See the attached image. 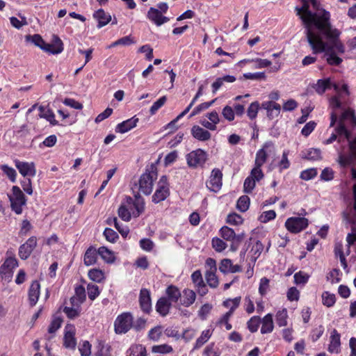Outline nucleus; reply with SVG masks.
Here are the masks:
<instances>
[{"mask_svg": "<svg viewBox=\"0 0 356 356\" xmlns=\"http://www.w3.org/2000/svg\"><path fill=\"white\" fill-rule=\"evenodd\" d=\"M340 34L338 29L331 26L313 36L310 35L307 41L314 54L324 52L327 63L338 66L343 60L337 54L345 53V46L339 40Z\"/></svg>", "mask_w": 356, "mask_h": 356, "instance_id": "nucleus-1", "label": "nucleus"}, {"mask_svg": "<svg viewBox=\"0 0 356 356\" xmlns=\"http://www.w3.org/2000/svg\"><path fill=\"white\" fill-rule=\"evenodd\" d=\"M302 6H296V15L300 17L305 27L307 39L331 26L330 14L321 9L317 0H301Z\"/></svg>", "mask_w": 356, "mask_h": 356, "instance_id": "nucleus-2", "label": "nucleus"}, {"mask_svg": "<svg viewBox=\"0 0 356 356\" xmlns=\"http://www.w3.org/2000/svg\"><path fill=\"white\" fill-rule=\"evenodd\" d=\"M157 179L156 168L151 165L141 175L139 181V191L145 195H149L152 192L154 181Z\"/></svg>", "mask_w": 356, "mask_h": 356, "instance_id": "nucleus-3", "label": "nucleus"}, {"mask_svg": "<svg viewBox=\"0 0 356 356\" xmlns=\"http://www.w3.org/2000/svg\"><path fill=\"white\" fill-rule=\"evenodd\" d=\"M350 120L353 124L356 120V116L355 115L354 111L351 108L345 109L337 121L338 125L335 127L334 131L339 134V136H344L345 138L350 141V134L346 127V121Z\"/></svg>", "mask_w": 356, "mask_h": 356, "instance_id": "nucleus-4", "label": "nucleus"}, {"mask_svg": "<svg viewBox=\"0 0 356 356\" xmlns=\"http://www.w3.org/2000/svg\"><path fill=\"white\" fill-rule=\"evenodd\" d=\"M124 203L129 208L134 218H138L145 211V200L138 193L134 195V198L127 196Z\"/></svg>", "mask_w": 356, "mask_h": 356, "instance_id": "nucleus-5", "label": "nucleus"}, {"mask_svg": "<svg viewBox=\"0 0 356 356\" xmlns=\"http://www.w3.org/2000/svg\"><path fill=\"white\" fill-rule=\"evenodd\" d=\"M8 198L12 210L16 214H21L22 213V207L26 204V199L19 187L13 186L12 194L8 195Z\"/></svg>", "mask_w": 356, "mask_h": 356, "instance_id": "nucleus-6", "label": "nucleus"}, {"mask_svg": "<svg viewBox=\"0 0 356 356\" xmlns=\"http://www.w3.org/2000/svg\"><path fill=\"white\" fill-rule=\"evenodd\" d=\"M170 194V184L165 175L161 177L154 193L152 195V202L158 204L166 200Z\"/></svg>", "mask_w": 356, "mask_h": 356, "instance_id": "nucleus-7", "label": "nucleus"}, {"mask_svg": "<svg viewBox=\"0 0 356 356\" xmlns=\"http://www.w3.org/2000/svg\"><path fill=\"white\" fill-rule=\"evenodd\" d=\"M133 324V316L129 312H124L117 316L114 322L115 332L118 334L127 333Z\"/></svg>", "mask_w": 356, "mask_h": 356, "instance_id": "nucleus-8", "label": "nucleus"}, {"mask_svg": "<svg viewBox=\"0 0 356 356\" xmlns=\"http://www.w3.org/2000/svg\"><path fill=\"white\" fill-rule=\"evenodd\" d=\"M275 144L272 141L265 142L256 153L254 165L262 166L266 162L268 156L275 154Z\"/></svg>", "mask_w": 356, "mask_h": 356, "instance_id": "nucleus-9", "label": "nucleus"}, {"mask_svg": "<svg viewBox=\"0 0 356 356\" xmlns=\"http://www.w3.org/2000/svg\"><path fill=\"white\" fill-rule=\"evenodd\" d=\"M187 164L189 167L197 168L202 165L207 159V153L201 149L192 151L186 155Z\"/></svg>", "mask_w": 356, "mask_h": 356, "instance_id": "nucleus-10", "label": "nucleus"}, {"mask_svg": "<svg viewBox=\"0 0 356 356\" xmlns=\"http://www.w3.org/2000/svg\"><path fill=\"white\" fill-rule=\"evenodd\" d=\"M308 226V220L302 217H291L285 222V227L291 233L297 234Z\"/></svg>", "mask_w": 356, "mask_h": 356, "instance_id": "nucleus-11", "label": "nucleus"}, {"mask_svg": "<svg viewBox=\"0 0 356 356\" xmlns=\"http://www.w3.org/2000/svg\"><path fill=\"white\" fill-rule=\"evenodd\" d=\"M349 148L350 154H346L340 153L339 155L338 162L341 167H347L353 165L356 161V137L349 141Z\"/></svg>", "mask_w": 356, "mask_h": 356, "instance_id": "nucleus-12", "label": "nucleus"}, {"mask_svg": "<svg viewBox=\"0 0 356 356\" xmlns=\"http://www.w3.org/2000/svg\"><path fill=\"white\" fill-rule=\"evenodd\" d=\"M15 167L24 177H33L36 175V168L34 163L24 162L19 160L14 161Z\"/></svg>", "mask_w": 356, "mask_h": 356, "instance_id": "nucleus-13", "label": "nucleus"}, {"mask_svg": "<svg viewBox=\"0 0 356 356\" xmlns=\"http://www.w3.org/2000/svg\"><path fill=\"white\" fill-rule=\"evenodd\" d=\"M222 173L221 170L218 168L213 169L207 184V188L211 191L218 192L222 187Z\"/></svg>", "mask_w": 356, "mask_h": 356, "instance_id": "nucleus-14", "label": "nucleus"}, {"mask_svg": "<svg viewBox=\"0 0 356 356\" xmlns=\"http://www.w3.org/2000/svg\"><path fill=\"white\" fill-rule=\"evenodd\" d=\"M36 246L37 238L34 236H31L24 243L19 246L18 252L19 257L23 260H26L30 257Z\"/></svg>", "mask_w": 356, "mask_h": 356, "instance_id": "nucleus-15", "label": "nucleus"}, {"mask_svg": "<svg viewBox=\"0 0 356 356\" xmlns=\"http://www.w3.org/2000/svg\"><path fill=\"white\" fill-rule=\"evenodd\" d=\"M341 93H339V95L333 96L330 99V106L332 109V111L330 113V127H333L337 121L338 115L336 112V110L338 108H343L341 100Z\"/></svg>", "mask_w": 356, "mask_h": 356, "instance_id": "nucleus-16", "label": "nucleus"}, {"mask_svg": "<svg viewBox=\"0 0 356 356\" xmlns=\"http://www.w3.org/2000/svg\"><path fill=\"white\" fill-rule=\"evenodd\" d=\"M17 266V260L15 257H8L0 266V275L3 278H10L13 275V270Z\"/></svg>", "mask_w": 356, "mask_h": 356, "instance_id": "nucleus-17", "label": "nucleus"}, {"mask_svg": "<svg viewBox=\"0 0 356 356\" xmlns=\"http://www.w3.org/2000/svg\"><path fill=\"white\" fill-rule=\"evenodd\" d=\"M74 327L72 325L67 324L65 328V334L63 338V346L66 348L74 349L76 345V341L74 337Z\"/></svg>", "mask_w": 356, "mask_h": 356, "instance_id": "nucleus-18", "label": "nucleus"}, {"mask_svg": "<svg viewBox=\"0 0 356 356\" xmlns=\"http://www.w3.org/2000/svg\"><path fill=\"white\" fill-rule=\"evenodd\" d=\"M139 302L141 309L147 314L152 310V300L149 290L141 289L139 295Z\"/></svg>", "mask_w": 356, "mask_h": 356, "instance_id": "nucleus-19", "label": "nucleus"}, {"mask_svg": "<svg viewBox=\"0 0 356 356\" xmlns=\"http://www.w3.org/2000/svg\"><path fill=\"white\" fill-rule=\"evenodd\" d=\"M261 108L267 111V116L270 120L277 118L280 114L281 106L273 101L264 102Z\"/></svg>", "mask_w": 356, "mask_h": 356, "instance_id": "nucleus-20", "label": "nucleus"}, {"mask_svg": "<svg viewBox=\"0 0 356 356\" xmlns=\"http://www.w3.org/2000/svg\"><path fill=\"white\" fill-rule=\"evenodd\" d=\"M147 17L158 26H161L170 20L168 17L163 16L159 10L153 7L149 9Z\"/></svg>", "mask_w": 356, "mask_h": 356, "instance_id": "nucleus-21", "label": "nucleus"}, {"mask_svg": "<svg viewBox=\"0 0 356 356\" xmlns=\"http://www.w3.org/2000/svg\"><path fill=\"white\" fill-rule=\"evenodd\" d=\"M42 50L51 54H58L63 51V43L56 35H54L51 43H45Z\"/></svg>", "mask_w": 356, "mask_h": 356, "instance_id": "nucleus-22", "label": "nucleus"}, {"mask_svg": "<svg viewBox=\"0 0 356 356\" xmlns=\"http://www.w3.org/2000/svg\"><path fill=\"white\" fill-rule=\"evenodd\" d=\"M327 350L332 354H338L341 351V336L335 329L331 332Z\"/></svg>", "mask_w": 356, "mask_h": 356, "instance_id": "nucleus-23", "label": "nucleus"}, {"mask_svg": "<svg viewBox=\"0 0 356 356\" xmlns=\"http://www.w3.org/2000/svg\"><path fill=\"white\" fill-rule=\"evenodd\" d=\"M40 294V284L38 281L32 282L28 292L29 301L31 307H33L38 302Z\"/></svg>", "mask_w": 356, "mask_h": 356, "instance_id": "nucleus-24", "label": "nucleus"}, {"mask_svg": "<svg viewBox=\"0 0 356 356\" xmlns=\"http://www.w3.org/2000/svg\"><path fill=\"white\" fill-rule=\"evenodd\" d=\"M139 119L136 116H134L127 120L119 123L116 127V131L120 134H124L133 128L136 127Z\"/></svg>", "mask_w": 356, "mask_h": 356, "instance_id": "nucleus-25", "label": "nucleus"}, {"mask_svg": "<svg viewBox=\"0 0 356 356\" xmlns=\"http://www.w3.org/2000/svg\"><path fill=\"white\" fill-rule=\"evenodd\" d=\"M93 17L98 22L97 28L101 29L111 21V15L100 8L93 13Z\"/></svg>", "mask_w": 356, "mask_h": 356, "instance_id": "nucleus-26", "label": "nucleus"}, {"mask_svg": "<svg viewBox=\"0 0 356 356\" xmlns=\"http://www.w3.org/2000/svg\"><path fill=\"white\" fill-rule=\"evenodd\" d=\"M191 134L195 139L200 141H207L211 136L209 131L204 129L198 125H194L191 128Z\"/></svg>", "mask_w": 356, "mask_h": 356, "instance_id": "nucleus-27", "label": "nucleus"}, {"mask_svg": "<svg viewBox=\"0 0 356 356\" xmlns=\"http://www.w3.org/2000/svg\"><path fill=\"white\" fill-rule=\"evenodd\" d=\"M171 305L166 297H161L157 300L156 310L162 316H165L170 312Z\"/></svg>", "mask_w": 356, "mask_h": 356, "instance_id": "nucleus-28", "label": "nucleus"}, {"mask_svg": "<svg viewBox=\"0 0 356 356\" xmlns=\"http://www.w3.org/2000/svg\"><path fill=\"white\" fill-rule=\"evenodd\" d=\"M195 298L196 294L193 290L185 289L181 293L180 304L188 307L193 304Z\"/></svg>", "mask_w": 356, "mask_h": 356, "instance_id": "nucleus-29", "label": "nucleus"}, {"mask_svg": "<svg viewBox=\"0 0 356 356\" xmlns=\"http://www.w3.org/2000/svg\"><path fill=\"white\" fill-rule=\"evenodd\" d=\"M98 250L93 246L89 247L84 254L83 262L87 266L95 264L97 262Z\"/></svg>", "mask_w": 356, "mask_h": 356, "instance_id": "nucleus-30", "label": "nucleus"}, {"mask_svg": "<svg viewBox=\"0 0 356 356\" xmlns=\"http://www.w3.org/2000/svg\"><path fill=\"white\" fill-rule=\"evenodd\" d=\"M219 234L224 240L229 242L234 241L238 236H241V232L236 234L233 229L227 226L222 227L219 230Z\"/></svg>", "mask_w": 356, "mask_h": 356, "instance_id": "nucleus-31", "label": "nucleus"}, {"mask_svg": "<svg viewBox=\"0 0 356 356\" xmlns=\"http://www.w3.org/2000/svg\"><path fill=\"white\" fill-rule=\"evenodd\" d=\"M353 193L355 202L353 204V207L348 209L346 211L344 212V217L346 220L353 224H356V184L353 186Z\"/></svg>", "mask_w": 356, "mask_h": 356, "instance_id": "nucleus-32", "label": "nucleus"}, {"mask_svg": "<svg viewBox=\"0 0 356 356\" xmlns=\"http://www.w3.org/2000/svg\"><path fill=\"white\" fill-rule=\"evenodd\" d=\"M107 223L109 225L113 224L116 229L119 232L123 238H126L128 236L129 233V229L128 226L120 223L117 217L108 218L107 220Z\"/></svg>", "mask_w": 356, "mask_h": 356, "instance_id": "nucleus-33", "label": "nucleus"}, {"mask_svg": "<svg viewBox=\"0 0 356 356\" xmlns=\"http://www.w3.org/2000/svg\"><path fill=\"white\" fill-rule=\"evenodd\" d=\"M262 324L261 332L262 334L270 333L273 330V321L271 314H266L261 321Z\"/></svg>", "mask_w": 356, "mask_h": 356, "instance_id": "nucleus-34", "label": "nucleus"}, {"mask_svg": "<svg viewBox=\"0 0 356 356\" xmlns=\"http://www.w3.org/2000/svg\"><path fill=\"white\" fill-rule=\"evenodd\" d=\"M98 254L106 263L112 264L115 261L114 252L105 246L98 249Z\"/></svg>", "mask_w": 356, "mask_h": 356, "instance_id": "nucleus-35", "label": "nucleus"}, {"mask_svg": "<svg viewBox=\"0 0 356 356\" xmlns=\"http://www.w3.org/2000/svg\"><path fill=\"white\" fill-rule=\"evenodd\" d=\"M165 293L167 295L166 298L171 303L177 302L178 300L181 298L180 291L177 286L174 285H170L168 286L165 290Z\"/></svg>", "mask_w": 356, "mask_h": 356, "instance_id": "nucleus-36", "label": "nucleus"}, {"mask_svg": "<svg viewBox=\"0 0 356 356\" xmlns=\"http://www.w3.org/2000/svg\"><path fill=\"white\" fill-rule=\"evenodd\" d=\"M127 353V356H147V350L142 344H133Z\"/></svg>", "mask_w": 356, "mask_h": 356, "instance_id": "nucleus-37", "label": "nucleus"}, {"mask_svg": "<svg viewBox=\"0 0 356 356\" xmlns=\"http://www.w3.org/2000/svg\"><path fill=\"white\" fill-rule=\"evenodd\" d=\"M302 157L310 161H318L322 158L321 152L319 149L310 148L302 152Z\"/></svg>", "mask_w": 356, "mask_h": 356, "instance_id": "nucleus-38", "label": "nucleus"}, {"mask_svg": "<svg viewBox=\"0 0 356 356\" xmlns=\"http://www.w3.org/2000/svg\"><path fill=\"white\" fill-rule=\"evenodd\" d=\"M331 82L330 79H318L313 86V88L318 95H323L325 90L330 88Z\"/></svg>", "mask_w": 356, "mask_h": 356, "instance_id": "nucleus-39", "label": "nucleus"}, {"mask_svg": "<svg viewBox=\"0 0 356 356\" xmlns=\"http://www.w3.org/2000/svg\"><path fill=\"white\" fill-rule=\"evenodd\" d=\"M211 337L210 330H203L200 336L197 339L193 349H199L201 348Z\"/></svg>", "mask_w": 356, "mask_h": 356, "instance_id": "nucleus-40", "label": "nucleus"}, {"mask_svg": "<svg viewBox=\"0 0 356 356\" xmlns=\"http://www.w3.org/2000/svg\"><path fill=\"white\" fill-rule=\"evenodd\" d=\"M241 297H236L234 298H229L223 301L222 305L226 308H229V310L227 312H231L232 314H234L235 309L239 306L241 302Z\"/></svg>", "mask_w": 356, "mask_h": 356, "instance_id": "nucleus-41", "label": "nucleus"}, {"mask_svg": "<svg viewBox=\"0 0 356 356\" xmlns=\"http://www.w3.org/2000/svg\"><path fill=\"white\" fill-rule=\"evenodd\" d=\"M288 312L286 308L279 310L275 315V321L279 327L287 325Z\"/></svg>", "mask_w": 356, "mask_h": 356, "instance_id": "nucleus-42", "label": "nucleus"}, {"mask_svg": "<svg viewBox=\"0 0 356 356\" xmlns=\"http://www.w3.org/2000/svg\"><path fill=\"white\" fill-rule=\"evenodd\" d=\"M26 42H30L34 44L36 47H38L42 50L44 48L45 42L39 34L27 35L25 37Z\"/></svg>", "mask_w": 356, "mask_h": 356, "instance_id": "nucleus-43", "label": "nucleus"}, {"mask_svg": "<svg viewBox=\"0 0 356 356\" xmlns=\"http://www.w3.org/2000/svg\"><path fill=\"white\" fill-rule=\"evenodd\" d=\"M39 110L42 113L40 115V118L46 119L52 125H57L58 124V121L55 120V115L51 110L48 109L44 111V108L42 106L39 107Z\"/></svg>", "mask_w": 356, "mask_h": 356, "instance_id": "nucleus-44", "label": "nucleus"}, {"mask_svg": "<svg viewBox=\"0 0 356 356\" xmlns=\"http://www.w3.org/2000/svg\"><path fill=\"white\" fill-rule=\"evenodd\" d=\"M89 278L96 282H101L104 279V272L98 268H92L88 271Z\"/></svg>", "mask_w": 356, "mask_h": 356, "instance_id": "nucleus-45", "label": "nucleus"}, {"mask_svg": "<svg viewBox=\"0 0 356 356\" xmlns=\"http://www.w3.org/2000/svg\"><path fill=\"white\" fill-rule=\"evenodd\" d=\"M118 213L119 217L124 221L129 222L132 216L131 211H129V208L126 206V204L122 202L120 206Z\"/></svg>", "mask_w": 356, "mask_h": 356, "instance_id": "nucleus-46", "label": "nucleus"}, {"mask_svg": "<svg viewBox=\"0 0 356 356\" xmlns=\"http://www.w3.org/2000/svg\"><path fill=\"white\" fill-rule=\"evenodd\" d=\"M216 272V271H206L205 273V279L211 288H216L219 284Z\"/></svg>", "mask_w": 356, "mask_h": 356, "instance_id": "nucleus-47", "label": "nucleus"}, {"mask_svg": "<svg viewBox=\"0 0 356 356\" xmlns=\"http://www.w3.org/2000/svg\"><path fill=\"white\" fill-rule=\"evenodd\" d=\"M172 347L165 343L161 345H155L153 346L152 348V352L153 353L168 354L172 353Z\"/></svg>", "mask_w": 356, "mask_h": 356, "instance_id": "nucleus-48", "label": "nucleus"}, {"mask_svg": "<svg viewBox=\"0 0 356 356\" xmlns=\"http://www.w3.org/2000/svg\"><path fill=\"white\" fill-rule=\"evenodd\" d=\"M250 207V198L247 195H242L239 197L236 203L237 209L241 211H246Z\"/></svg>", "mask_w": 356, "mask_h": 356, "instance_id": "nucleus-49", "label": "nucleus"}, {"mask_svg": "<svg viewBox=\"0 0 356 356\" xmlns=\"http://www.w3.org/2000/svg\"><path fill=\"white\" fill-rule=\"evenodd\" d=\"M261 323V318L258 316H254L247 323L248 329L251 332H255L258 330L259 326Z\"/></svg>", "mask_w": 356, "mask_h": 356, "instance_id": "nucleus-50", "label": "nucleus"}, {"mask_svg": "<svg viewBox=\"0 0 356 356\" xmlns=\"http://www.w3.org/2000/svg\"><path fill=\"white\" fill-rule=\"evenodd\" d=\"M211 243L213 248L218 252L223 251L227 247V243L218 237L213 238Z\"/></svg>", "mask_w": 356, "mask_h": 356, "instance_id": "nucleus-51", "label": "nucleus"}, {"mask_svg": "<svg viewBox=\"0 0 356 356\" xmlns=\"http://www.w3.org/2000/svg\"><path fill=\"white\" fill-rule=\"evenodd\" d=\"M63 312L69 318L74 319L80 315L81 309L79 307H65Z\"/></svg>", "mask_w": 356, "mask_h": 356, "instance_id": "nucleus-52", "label": "nucleus"}, {"mask_svg": "<svg viewBox=\"0 0 356 356\" xmlns=\"http://www.w3.org/2000/svg\"><path fill=\"white\" fill-rule=\"evenodd\" d=\"M88 298L94 300L100 293L99 286L94 284H88L87 286Z\"/></svg>", "mask_w": 356, "mask_h": 356, "instance_id": "nucleus-53", "label": "nucleus"}, {"mask_svg": "<svg viewBox=\"0 0 356 356\" xmlns=\"http://www.w3.org/2000/svg\"><path fill=\"white\" fill-rule=\"evenodd\" d=\"M322 301L323 304L327 307H330L334 305L336 301L335 296L334 294H331L327 291L323 293L322 294Z\"/></svg>", "mask_w": 356, "mask_h": 356, "instance_id": "nucleus-54", "label": "nucleus"}, {"mask_svg": "<svg viewBox=\"0 0 356 356\" xmlns=\"http://www.w3.org/2000/svg\"><path fill=\"white\" fill-rule=\"evenodd\" d=\"M259 108V104L258 102H254L250 104L247 111V115L250 120L256 118Z\"/></svg>", "mask_w": 356, "mask_h": 356, "instance_id": "nucleus-55", "label": "nucleus"}, {"mask_svg": "<svg viewBox=\"0 0 356 356\" xmlns=\"http://www.w3.org/2000/svg\"><path fill=\"white\" fill-rule=\"evenodd\" d=\"M167 101L166 96H163L156 100L149 108V113L152 115H154L157 111L161 108Z\"/></svg>", "mask_w": 356, "mask_h": 356, "instance_id": "nucleus-56", "label": "nucleus"}, {"mask_svg": "<svg viewBox=\"0 0 356 356\" xmlns=\"http://www.w3.org/2000/svg\"><path fill=\"white\" fill-rule=\"evenodd\" d=\"M1 169L12 182L14 183L16 181L17 172L14 168H10L7 165H2L1 166Z\"/></svg>", "mask_w": 356, "mask_h": 356, "instance_id": "nucleus-57", "label": "nucleus"}, {"mask_svg": "<svg viewBox=\"0 0 356 356\" xmlns=\"http://www.w3.org/2000/svg\"><path fill=\"white\" fill-rule=\"evenodd\" d=\"M289 150H284L280 161L278 163L280 170L288 169L290 166V162L288 159Z\"/></svg>", "mask_w": 356, "mask_h": 356, "instance_id": "nucleus-58", "label": "nucleus"}, {"mask_svg": "<svg viewBox=\"0 0 356 356\" xmlns=\"http://www.w3.org/2000/svg\"><path fill=\"white\" fill-rule=\"evenodd\" d=\"M316 175L317 170L316 168H309L301 172L300 177L303 180L308 181L314 178Z\"/></svg>", "mask_w": 356, "mask_h": 356, "instance_id": "nucleus-59", "label": "nucleus"}, {"mask_svg": "<svg viewBox=\"0 0 356 356\" xmlns=\"http://www.w3.org/2000/svg\"><path fill=\"white\" fill-rule=\"evenodd\" d=\"M256 181L252 179V177L248 176L244 181L243 191L245 193H252L255 187Z\"/></svg>", "mask_w": 356, "mask_h": 356, "instance_id": "nucleus-60", "label": "nucleus"}, {"mask_svg": "<svg viewBox=\"0 0 356 356\" xmlns=\"http://www.w3.org/2000/svg\"><path fill=\"white\" fill-rule=\"evenodd\" d=\"M62 321V319L59 317L54 318L48 327V332L54 334L60 327Z\"/></svg>", "mask_w": 356, "mask_h": 356, "instance_id": "nucleus-61", "label": "nucleus"}, {"mask_svg": "<svg viewBox=\"0 0 356 356\" xmlns=\"http://www.w3.org/2000/svg\"><path fill=\"white\" fill-rule=\"evenodd\" d=\"M261 166L255 165L253 169L250 172V177H252V179H255L256 181H259L264 178V173L261 169Z\"/></svg>", "mask_w": 356, "mask_h": 356, "instance_id": "nucleus-62", "label": "nucleus"}, {"mask_svg": "<svg viewBox=\"0 0 356 356\" xmlns=\"http://www.w3.org/2000/svg\"><path fill=\"white\" fill-rule=\"evenodd\" d=\"M293 278H294V282L296 284H305V283L307 282L309 278V276L302 272V271H299L298 273H296L294 276H293Z\"/></svg>", "mask_w": 356, "mask_h": 356, "instance_id": "nucleus-63", "label": "nucleus"}, {"mask_svg": "<svg viewBox=\"0 0 356 356\" xmlns=\"http://www.w3.org/2000/svg\"><path fill=\"white\" fill-rule=\"evenodd\" d=\"M81 356H90L91 354V345L88 341H84L79 348Z\"/></svg>", "mask_w": 356, "mask_h": 356, "instance_id": "nucleus-64", "label": "nucleus"}]
</instances>
